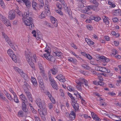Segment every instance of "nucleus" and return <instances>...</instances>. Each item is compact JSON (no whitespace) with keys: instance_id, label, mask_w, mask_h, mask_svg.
<instances>
[{"instance_id":"1","label":"nucleus","mask_w":121,"mask_h":121,"mask_svg":"<svg viewBox=\"0 0 121 121\" xmlns=\"http://www.w3.org/2000/svg\"><path fill=\"white\" fill-rule=\"evenodd\" d=\"M24 22L26 25L29 26V28L30 30H31L33 29L34 25L33 23V19L31 17H29L28 18H26Z\"/></svg>"},{"instance_id":"2","label":"nucleus","mask_w":121,"mask_h":121,"mask_svg":"<svg viewBox=\"0 0 121 121\" xmlns=\"http://www.w3.org/2000/svg\"><path fill=\"white\" fill-rule=\"evenodd\" d=\"M7 53L13 61L14 62H16L17 61V58L14 54L13 51L11 49H9L7 51Z\"/></svg>"},{"instance_id":"3","label":"nucleus","mask_w":121,"mask_h":121,"mask_svg":"<svg viewBox=\"0 0 121 121\" xmlns=\"http://www.w3.org/2000/svg\"><path fill=\"white\" fill-rule=\"evenodd\" d=\"M25 55L26 57V59L28 62L30 61L31 60V52H30V50L28 49H26L25 51Z\"/></svg>"},{"instance_id":"4","label":"nucleus","mask_w":121,"mask_h":121,"mask_svg":"<svg viewBox=\"0 0 121 121\" xmlns=\"http://www.w3.org/2000/svg\"><path fill=\"white\" fill-rule=\"evenodd\" d=\"M14 68L16 71L18 72L22 78H24L25 76H26V74L23 71H22L21 69L17 67H14Z\"/></svg>"},{"instance_id":"5","label":"nucleus","mask_w":121,"mask_h":121,"mask_svg":"<svg viewBox=\"0 0 121 121\" xmlns=\"http://www.w3.org/2000/svg\"><path fill=\"white\" fill-rule=\"evenodd\" d=\"M22 108L23 111L25 112V114L24 115H26L28 113V110L26 108V105L25 102L23 101L22 103Z\"/></svg>"},{"instance_id":"6","label":"nucleus","mask_w":121,"mask_h":121,"mask_svg":"<svg viewBox=\"0 0 121 121\" xmlns=\"http://www.w3.org/2000/svg\"><path fill=\"white\" fill-rule=\"evenodd\" d=\"M9 17L10 20L14 19L15 17V13L14 10L10 11L9 13Z\"/></svg>"},{"instance_id":"7","label":"nucleus","mask_w":121,"mask_h":121,"mask_svg":"<svg viewBox=\"0 0 121 121\" xmlns=\"http://www.w3.org/2000/svg\"><path fill=\"white\" fill-rule=\"evenodd\" d=\"M32 5L33 7L35 10H36L37 9H39V8L42 7L40 4L34 2H32Z\"/></svg>"},{"instance_id":"8","label":"nucleus","mask_w":121,"mask_h":121,"mask_svg":"<svg viewBox=\"0 0 121 121\" xmlns=\"http://www.w3.org/2000/svg\"><path fill=\"white\" fill-rule=\"evenodd\" d=\"M77 101H76V102H73L72 103L71 105L73 106L74 110L76 112L77 111H78L79 109V106L78 103H77Z\"/></svg>"},{"instance_id":"9","label":"nucleus","mask_w":121,"mask_h":121,"mask_svg":"<svg viewBox=\"0 0 121 121\" xmlns=\"http://www.w3.org/2000/svg\"><path fill=\"white\" fill-rule=\"evenodd\" d=\"M32 34H33L34 36L36 37L37 40H39V39H41L42 38V35L41 34L37 33V35L36 34V31L35 30H34L32 32Z\"/></svg>"},{"instance_id":"10","label":"nucleus","mask_w":121,"mask_h":121,"mask_svg":"<svg viewBox=\"0 0 121 121\" xmlns=\"http://www.w3.org/2000/svg\"><path fill=\"white\" fill-rule=\"evenodd\" d=\"M41 110H40V114L42 116H44L47 115V112L46 108L45 107H43V108L40 109Z\"/></svg>"},{"instance_id":"11","label":"nucleus","mask_w":121,"mask_h":121,"mask_svg":"<svg viewBox=\"0 0 121 121\" xmlns=\"http://www.w3.org/2000/svg\"><path fill=\"white\" fill-rule=\"evenodd\" d=\"M61 74H59L56 76V78L58 80L61 82H64L65 79L64 77L62 76Z\"/></svg>"},{"instance_id":"12","label":"nucleus","mask_w":121,"mask_h":121,"mask_svg":"<svg viewBox=\"0 0 121 121\" xmlns=\"http://www.w3.org/2000/svg\"><path fill=\"white\" fill-rule=\"evenodd\" d=\"M2 34L5 39V40L7 41L8 43L10 45V46H11L12 43H11L10 40L9 39V38L8 37L7 35H6L4 33L2 32Z\"/></svg>"},{"instance_id":"13","label":"nucleus","mask_w":121,"mask_h":121,"mask_svg":"<svg viewBox=\"0 0 121 121\" xmlns=\"http://www.w3.org/2000/svg\"><path fill=\"white\" fill-rule=\"evenodd\" d=\"M80 80L81 81H78L79 83H80L81 85L82 86H83V85H82L84 84L86 86H88V82L86 80L83 78H82L81 79V80Z\"/></svg>"},{"instance_id":"14","label":"nucleus","mask_w":121,"mask_h":121,"mask_svg":"<svg viewBox=\"0 0 121 121\" xmlns=\"http://www.w3.org/2000/svg\"><path fill=\"white\" fill-rule=\"evenodd\" d=\"M53 54L54 56H57L60 58H62L63 57L62 53L58 51H55L54 52Z\"/></svg>"},{"instance_id":"15","label":"nucleus","mask_w":121,"mask_h":121,"mask_svg":"<svg viewBox=\"0 0 121 121\" xmlns=\"http://www.w3.org/2000/svg\"><path fill=\"white\" fill-rule=\"evenodd\" d=\"M36 102L40 109L43 108V106L42 104V101L40 99H37L36 100Z\"/></svg>"},{"instance_id":"16","label":"nucleus","mask_w":121,"mask_h":121,"mask_svg":"<svg viewBox=\"0 0 121 121\" xmlns=\"http://www.w3.org/2000/svg\"><path fill=\"white\" fill-rule=\"evenodd\" d=\"M51 71L52 73L54 75H55L57 73L58 71V69L55 66H53V69H51Z\"/></svg>"},{"instance_id":"17","label":"nucleus","mask_w":121,"mask_h":121,"mask_svg":"<svg viewBox=\"0 0 121 121\" xmlns=\"http://www.w3.org/2000/svg\"><path fill=\"white\" fill-rule=\"evenodd\" d=\"M91 116L94 119L97 121H99L100 119L93 112H91Z\"/></svg>"},{"instance_id":"18","label":"nucleus","mask_w":121,"mask_h":121,"mask_svg":"<svg viewBox=\"0 0 121 121\" xmlns=\"http://www.w3.org/2000/svg\"><path fill=\"white\" fill-rule=\"evenodd\" d=\"M22 1H23V2L25 3L27 8H29L30 6V2L28 0H22Z\"/></svg>"},{"instance_id":"19","label":"nucleus","mask_w":121,"mask_h":121,"mask_svg":"<svg viewBox=\"0 0 121 121\" xmlns=\"http://www.w3.org/2000/svg\"><path fill=\"white\" fill-rule=\"evenodd\" d=\"M51 55H50L49 53L44 54L43 56H42L44 58V57L46 58L47 59L49 60L50 58H51Z\"/></svg>"},{"instance_id":"20","label":"nucleus","mask_w":121,"mask_h":121,"mask_svg":"<svg viewBox=\"0 0 121 121\" xmlns=\"http://www.w3.org/2000/svg\"><path fill=\"white\" fill-rule=\"evenodd\" d=\"M31 80L34 86L35 87H36L37 85V83L35 79L33 77H31Z\"/></svg>"},{"instance_id":"21","label":"nucleus","mask_w":121,"mask_h":121,"mask_svg":"<svg viewBox=\"0 0 121 121\" xmlns=\"http://www.w3.org/2000/svg\"><path fill=\"white\" fill-rule=\"evenodd\" d=\"M59 0L61 2L62 6L64 7L65 9H66L67 10V11L68 12V14H69L67 10L68 9V8L67 7H66V5L65 4V3L64 0Z\"/></svg>"},{"instance_id":"22","label":"nucleus","mask_w":121,"mask_h":121,"mask_svg":"<svg viewBox=\"0 0 121 121\" xmlns=\"http://www.w3.org/2000/svg\"><path fill=\"white\" fill-rule=\"evenodd\" d=\"M42 62L39 61L38 62V65L39 67L42 72H43L44 68L42 66Z\"/></svg>"},{"instance_id":"23","label":"nucleus","mask_w":121,"mask_h":121,"mask_svg":"<svg viewBox=\"0 0 121 121\" xmlns=\"http://www.w3.org/2000/svg\"><path fill=\"white\" fill-rule=\"evenodd\" d=\"M113 116V117H112V118H111L113 120H115L116 121H120V117H119L117 116V115H114Z\"/></svg>"},{"instance_id":"24","label":"nucleus","mask_w":121,"mask_h":121,"mask_svg":"<svg viewBox=\"0 0 121 121\" xmlns=\"http://www.w3.org/2000/svg\"><path fill=\"white\" fill-rule=\"evenodd\" d=\"M3 22L7 26H9L11 25V24L10 23L9 20L6 19H5L4 20V21Z\"/></svg>"},{"instance_id":"25","label":"nucleus","mask_w":121,"mask_h":121,"mask_svg":"<svg viewBox=\"0 0 121 121\" xmlns=\"http://www.w3.org/2000/svg\"><path fill=\"white\" fill-rule=\"evenodd\" d=\"M121 14V10L120 9L115 10L114 13V14L116 15H120Z\"/></svg>"},{"instance_id":"26","label":"nucleus","mask_w":121,"mask_h":121,"mask_svg":"<svg viewBox=\"0 0 121 121\" xmlns=\"http://www.w3.org/2000/svg\"><path fill=\"white\" fill-rule=\"evenodd\" d=\"M76 82L78 85L76 86L77 89L81 91L82 90V86L81 85V83H79L78 81H76Z\"/></svg>"},{"instance_id":"27","label":"nucleus","mask_w":121,"mask_h":121,"mask_svg":"<svg viewBox=\"0 0 121 121\" xmlns=\"http://www.w3.org/2000/svg\"><path fill=\"white\" fill-rule=\"evenodd\" d=\"M20 97L21 99L23 100V101L25 102L27 100L25 97L22 94L20 95Z\"/></svg>"},{"instance_id":"28","label":"nucleus","mask_w":121,"mask_h":121,"mask_svg":"<svg viewBox=\"0 0 121 121\" xmlns=\"http://www.w3.org/2000/svg\"><path fill=\"white\" fill-rule=\"evenodd\" d=\"M52 87L55 89L57 90L58 89L57 84L55 82H54V83H51V84Z\"/></svg>"},{"instance_id":"29","label":"nucleus","mask_w":121,"mask_h":121,"mask_svg":"<svg viewBox=\"0 0 121 121\" xmlns=\"http://www.w3.org/2000/svg\"><path fill=\"white\" fill-rule=\"evenodd\" d=\"M28 63L32 68L34 69L35 70H36V69L35 67V66L34 65V63L31 61H30L28 62Z\"/></svg>"},{"instance_id":"30","label":"nucleus","mask_w":121,"mask_h":121,"mask_svg":"<svg viewBox=\"0 0 121 121\" xmlns=\"http://www.w3.org/2000/svg\"><path fill=\"white\" fill-rule=\"evenodd\" d=\"M18 115L19 117H23L24 116L23 112L21 110H20L18 113Z\"/></svg>"},{"instance_id":"31","label":"nucleus","mask_w":121,"mask_h":121,"mask_svg":"<svg viewBox=\"0 0 121 121\" xmlns=\"http://www.w3.org/2000/svg\"><path fill=\"white\" fill-rule=\"evenodd\" d=\"M82 67L85 69H91V67L87 65L84 64L81 65Z\"/></svg>"},{"instance_id":"32","label":"nucleus","mask_w":121,"mask_h":121,"mask_svg":"<svg viewBox=\"0 0 121 121\" xmlns=\"http://www.w3.org/2000/svg\"><path fill=\"white\" fill-rule=\"evenodd\" d=\"M46 16V14L44 12H42L39 16V17L42 18H45Z\"/></svg>"},{"instance_id":"33","label":"nucleus","mask_w":121,"mask_h":121,"mask_svg":"<svg viewBox=\"0 0 121 121\" xmlns=\"http://www.w3.org/2000/svg\"><path fill=\"white\" fill-rule=\"evenodd\" d=\"M0 4L1 7L4 9L5 8L4 3L3 0H0Z\"/></svg>"},{"instance_id":"34","label":"nucleus","mask_w":121,"mask_h":121,"mask_svg":"<svg viewBox=\"0 0 121 121\" xmlns=\"http://www.w3.org/2000/svg\"><path fill=\"white\" fill-rule=\"evenodd\" d=\"M14 102L16 103H18L19 102V100L18 99L16 95H14Z\"/></svg>"},{"instance_id":"35","label":"nucleus","mask_w":121,"mask_h":121,"mask_svg":"<svg viewBox=\"0 0 121 121\" xmlns=\"http://www.w3.org/2000/svg\"><path fill=\"white\" fill-rule=\"evenodd\" d=\"M50 18L51 20L52 23L53 24L56 21H56V19L53 16H52Z\"/></svg>"},{"instance_id":"36","label":"nucleus","mask_w":121,"mask_h":121,"mask_svg":"<svg viewBox=\"0 0 121 121\" xmlns=\"http://www.w3.org/2000/svg\"><path fill=\"white\" fill-rule=\"evenodd\" d=\"M103 20L104 22L106 24L108 25L109 23V22L108 20L107 19V17H105V18L103 19Z\"/></svg>"},{"instance_id":"37","label":"nucleus","mask_w":121,"mask_h":121,"mask_svg":"<svg viewBox=\"0 0 121 121\" xmlns=\"http://www.w3.org/2000/svg\"><path fill=\"white\" fill-rule=\"evenodd\" d=\"M78 6L79 7L81 8H84L85 7L84 4L82 2L79 3Z\"/></svg>"},{"instance_id":"38","label":"nucleus","mask_w":121,"mask_h":121,"mask_svg":"<svg viewBox=\"0 0 121 121\" xmlns=\"http://www.w3.org/2000/svg\"><path fill=\"white\" fill-rule=\"evenodd\" d=\"M82 12L83 13L89 15H91L92 13V12L90 11H87V10H83L82 11Z\"/></svg>"},{"instance_id":"39","label":"nucleus","mask_w":121,"mask_h":121,"mask_svg":"<svg viewBox=\"0 0 121 121\" xmlns=\"http://www.w3.org/2000/svg\"><path fill=\"white\" fill-rule=\"evenodd\" d=\"M95 18L94 20L96 22H98L101 19L100 18L97 16H95Z\"/></svg>"},{"instance_id":"40","label":"nucleus","mask_w":121,"mask_h":121,"mask_svg":"<svg viewBox=\"0 0 121 121\" xmlns=\"http://www.w3.org/2000/svg\"><path fill=\"white\" fill-rule=\"evenodd\" d=\"M101 68H102V67H101L99 66H96L95 67V69L97 71H101Z\"/></svg>"},{"instance_id":"41","label":"nucleus","mask_w":121,"mask_h":121,"mask_svg":"<svg viewBox=\"0 0 121 121\" xmlns=\"http://www.w3.org/2000/svg\"><path fill=\"white\" fill-rule=\"evenodd\" d=\"M0 19L3 22L4 21V20L6 18L5 17L3 16L2 14H0Z\"/></svg>"},{"instance_id":"42","label":"nucleus","mask_w":121,"mask_h":121,"mask_svg":"<svg viewBox=\"0 0 121 121\" xmlns=\"http://www.w3.org/2000/svg\"><path fill=\"white\" fill-rule=\"evenodd\" d=\"M92 9V7L91 6H87L85 8V9L84 10H87V11H90L91 9Z\"/></svg>"},{"instance_id":"43","label":"nucleus","mask_w":121,"mask_h":121,"mask_svg":"<svg viewBox=\"0 0 121 121\" xmlns=\"http://www.w3.org/2000/svg\"><path fill=\"white\" fill-rule=\"evenodd\" d=\"M108 3L109 4L111 5V6H112V7L114 8L116 6L115 4H113L110 1H108Z\"/></svg>"},{"instance_id":"44","label":"nucleus","mask_w":121,"mask_h":121,"mask_svg":"<svg viewBox=\"0 0 121 121\" xmlns=\"http://www.w3.org/2000/svg\"><path fill=\"white\" fill-rule=\"evenodd\" d=\"M111 34L113 35H116V36L117 37H119V34H117L114 31H112L111 32Z\"/></svg>"},{"instance_id":"45","label":"nucleus","mask_w":121,"mask_h":121,"mask_svg":"<svg viewBox=\"0 0 121 121\" xmlns=\"http://www.w3.org/2000/svg\"><path fill=\"white\" fill-rule=\"evenodd\" d=\"M55 57L52 56L51 57V58H50V60H49L52 62H54L55 61Z\"/></svg>"},{"instance_id":"46","label":"nucleus","mask_w":121,"mask_h":121,"mask_svg":"<svg viewBox=\"0 0 121 121\" xmlns=\"http://www.w3.org/2000/svg\"><path fill=\"white\" fill-rule=\"evenodd\" d=\"M38 1L40 2L39 4H41L42 7H43L44 6L43 2V0H38Z\"/></svg>"},{"instance_id":"47","label":"nucleus","mask_w":121,"mask_h":121,"mask_svg":"<svg viewBox=\"0 0 121 121\" xmlns=\"http://www.w3.org/2000/svg\"><path fill=\"white\" fill-rule=\"evenodd\" d=\"M99 85L101 86H104L105 85V84H104L103 82L102 81H99Z\"/></svg>"},{"instance_id":"48","label":"nucleus","mask_w":121,"mask_h":121,"mask_svg":"<svg viewBox=\"0 0 121 121\" xmlns=\"http://www.w3.org/2000/svg\"><path fill=\"white\" fill-rule=\"evenodd\" d=\"M49 78L50 81L51 82V83H54V82H55V81L52 78H51V77H49Z\"/></svg>"},{"instance_id":"49","label":"nucleus","mask_w":121,"mask_h":121,"mask_svg":"<svg viewBox=\"0 0 121 121\" xmlns=\"http://www.w3.org/2000/svg\"><path fill=\"white\" fill-rule=\"evenodd\" d=\"M86 56L88 59L90 60L92 58L91 56L88 54H87Z\"/></svg>"},{"instance_id":"50","label":"nucleus","mask_w":121,"mask_h":121,"mask_svg":"<svg viewBox=\"0 0 121 121\" xmlns=\"http://www.w3.org/2000/svg\"><path fill=\"white\" fill-rule=\"evenodd\" d=\"M23 86H25L26 87H27L29 86V85L27 82L26 81H25L24 82Z\"/></svg>"},{"instance_id":"51","label":"nucleus","mask_w":121,"mask_h":121,"mask_svg":"<svg viewBox=\"0 0 121 121\" xmlns=\"http://www.w3.org/2000/svg\"><path fill=\"white\" fill-rule=\"evenodd\" d=\"M112 51L113 52L112 53L113 54L115 55L118 53V52H117V50L115 49H113Z\"/></svg>"},{"instance_id":"52","label":"nucleus","mask_w":121,"mask_h":121,"mask_svg":"<svg viewBox=\"0 0 121 121\" xmlns=\"http://www.w3.org/2000/svg\"><path fill=\"white\" fill-rule=\"evenodd\" d=\"M39 87L41 88H43L44 87V85L43 82L39 83Z\"/></svg>"},{"instance_id":"53","label":"nucleus","mask_w":121,"mask_h":121,"mask_svg":"<svg viewBox=\"0 0 121 121\" xmlns=\"http://www.w3.org/2000/svg\"><path fill=\"white\" fill-rule=\"evenodd\" d=\"M0 99H2L5 100V98L4 96L3 95H2V94L0 93Z\"/></svg>"},{"instance_id":"54","label":"nucleus","mask_w":121,"mask_h":121,"mask_svg":"<svg viewBox=\"0 0 121 121\" xmlns=\"http://www.w3.org/2000/svg\"><path fill=\"white\" fill-rule=\"evenodd\" d=\"M29 13L28 12H26L24 13V14L26 17H28L29 16Z\"/></svg>"},{"instance_id":"55","label":"nucleus","mask_w":121,"mask_h":121,"mask_svg":"<svg viewBox=\"0 0 121 121\" xmlns=\"http://www.w3.org/2000/svg\"><path fill=\"white\" fill-rule=\"evenodd\" d=\"M112 19L113 22H117V21L118 20L117 18V17H115L114 18H112Z\"/></svg>"},{"instance_id":"56","label":"nucleus","mask_w":121,"mask_h":121,"mask_svg":"<svg viewBox=\"0 0 121 121\" xmlns=\"http://www.w3.org/2000/svg\"><path fill=\"white\" fill-rule=\"evenodd\" d=\"M53 104L51 103H49L48 104L49 107L50 109H51L53 107Z\"/></svg>"},{"instance_id":"57","label":"nucleus","mask_w":121,"mask_h":121,"mask_svg":"<svg viewBox=\"0 0 121 121\" xmlns=\"http://www.w3.org/2000/svg\"><path fill=\"white\" fill-rule=\"evenodd\" d=\"M70 114L73 116L74 117V118H75V114L74 111H72Z\"/></svg>"},{"instance_id":"58","label":"nucleus","mask_w":121,"mask_h":121,"mask_svg":"<svg viewBox=\"0 0 121 121\" xmlns=\"http://www.w3.org/2000/svg\"><path fill=\"white\" fill-rule=\"evenodd\" d=\"M50 99L52 102L53 103H55V100L52 97L50 98Z\"/></svg>"},{"instance_id":"59","label":"nucleus","mask_w":121,"mask_h":121,"mask_svg":"<svg viewBox=\"0 0 121 121\" xmlns=\"http://www.w3.org/2000/svg\"><path fill=\"white\" fill-rule=\"evenodd\" d=\"M6 95L9 100H12V99L10 97H11V95L9 94H7Z\"/></svg>"},{"instance_id":"60","label":"nucleus","mask_w":121,"mask_h":121,"mask_svg":"<svg viewBox=\"0 0 121 121\" xmlns=\"http://www.w3.org/2000/svg\"><path fill=\"white\" fill-rule=\"evenodd\" d=\"M9 91L10 92H11L13 94V96L16 95V93L14 92L13 90L11 89H10Z\"/></svg>"},{"instance_id":"61","label":"nucleus","mask_w":121,"mask_h":121,"mask_svg":"<svg viewBox=\"0 0 121 121\" xmlns=\"http://www.w3.org/2000/svg\"><path fill=\"white\" fill-rule=\"evenodd\" d=\"M20 16L23 17L22 13L20 11L17 14Z\"/></svg>"},{"instance_id":"62","label":"nucleus","mask_w":121,"mask_h":121,"mask_svg":"<svg viewBox=\"0 0 121 121\" xmlns=\"http://www.w3.org/2000/svg\"><path fill=\"white\" fill-rule=\"evenodd\" d=\"M71 46L72 47H73L75 49H77V48L76 46L75 45H74L73 43H72V44H71Z\"/></svg>"},{"instance_id":"63","label":"nucleus","mask_w":121,"mask_h":121,"mask_svg":"<svg viewBox=\"0 0 121 121\" xmlns=\"http://www.w3.org/2000/svg\"><path fill=\"white\" fill-rule=\"evenodd\" d=\"M114 44L115 46H117L119 44V42H118L114 41Z\"/></svg>"},{"instance_id":"64","label":"nucleus","mask_w":121,"mask_h":121,"mask_svg":"<svg viewBox=\"0 0 121 121\" xmlns=\"http://www.w3.org/2000/svg\"><path fill=\"white\" fill-rule=\"evenodd\" d=\"M35 121H40V119L38 117H35Z\"/></svg>"}]
</instances>
